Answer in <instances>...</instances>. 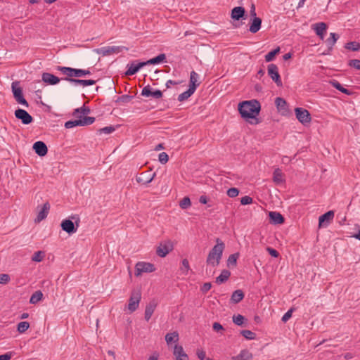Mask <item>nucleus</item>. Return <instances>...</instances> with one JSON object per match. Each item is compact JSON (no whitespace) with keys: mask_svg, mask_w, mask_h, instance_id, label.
I'll return each instance as SVG.
<instances>
[{"mask_svg":"<svg viewBox=\"0 0 360 360\" xmlns=\"http://www.w3.org/2000/svg\"><path fill=\"white\" fill-rule=\"evenodd\" d=\"M41 79L43 82L51 85H55L60 82V79L58 77L48 72L43 73Z\"/></svg>","mask_w":360,"mask_h":360,"instance_id":"6ab92c4d","label":"nucleus"},{"mask_svg":"<svg viewBox=\"0 0 360 360\" xmlns=\"http://www.w3.org/2000/svg\"><path fill=\"white\" fill-rule=\"evenodd\" d=\"M244 298V293L241 290H235L231 297V301L233 303L237 304Z\"/></svg>","mask_w":360,"mask_h":360,"instance_id":"c756f323","label":"nucleus"},{"mask_svg":"<svg viewBox=\"0 0 360 360\" xmlns=\"http://www.w3.org/2000/svg\"><path fill=\"white\" fill-rule=\"evenodd\" d=\"M330 36L326 42L329 48H332L338 39L339 36L335 33H330Z\"/></svg>","mask_w":360,"mask_h":360,"instance_id":"4c0bfd02","label":"nucleus"},{"mask_svg":"<svg viewBox=\"0 0 360 360\" xmlns=\"http://www.w3.org/2000/svg\"><path fill=\"white\" fill-rule=\"evenodd\" d=\"M90 112V108L88 106H86L85 104H84L83 106H82L81 108L75 109L72 112V115L77 116L78 114H82L83 115L86 116V115L89 114Z\"/></svg>","mask_w":360,"mask_h":360,"instance_id":"f704fd0d","label":"nucleus"},{"mask_svg":"<svg viewBox=\"0 0 360 360\" xmlns=\"http://www.w3.org/2000/svg\"><path fill=\"white\" fill-rule=\"evenodd\" d=\"M280 51V48L278 47L272 51H271L270 52H269L266 56H265V60L266 62H270V61H272L275 57V56Z\"/></svg>","mask_w":360,"mask_h":360,"instance_id":"58836bf2","label":"nucleus"},{"mask_svg":"<svg viewBox=\"0 0 360 360\" xmlns=\"http://www.w3.org/2000/svg\"><path fill=\"white\" fill-rule=\"evenodd\" d=\"M155 176V173L150 174V172H144L136 176V181L139 184L146 185L150 184Z\"/></svg>","mask_w":360,"mask_h":360,"instance_id":"4468645a","label":"nucleus"},{"mask_svg":"<svg viewBox=\"0 0 360 360\" xmlns=\"http://www.w3.org/2000/svg\"><path fill=\"white\" fill-rule=\"evenodd\" d=\"M191 205V200L188 197H184L180 202L179 206L181 209L185 210L188 208Z\"/></svg>","mask_w":360,"mask_h":360,"instance_id":"79ce46f5","label":"nucleus"},{"mask_svg":"<svg viewBox=\"0 0 360 360\" xmlns=\"http://www.w3.org/2000/svg\"><path fill=\"white\" fill-rule=\"evenodd\" d=\"M42 297H43L42 292L40 290H37L32 295L30 300V302L32 304H36L39 301H40L42 299Z\"/></svg>","mask_w":360,"mask_h":360,"instance_id":"e433bc0d","label":"nucleus"},{"mask_svg":"<svg viewBox=\"0 0 360 360\" xmlns=\"http://www.w3.org/2000/svg\"><path fill=\"white\" fill-rule=\"evenodd\" d=\"M174 355L176 360H188V355L184 352L182 346L176 345L174 347Z\"/></svg>","mask_w":360,"mask_h":360,"instance_id":"aec40b11","label":"nucleus"},{"mask_svg":"<svg viewBox=\"0 0 360 360\" xmlns=\"http://www.w3.org/2000/svg\"><path fill=\"white\" fill-rule=\"evenodd\" d=\"M159 161L162 163V164H165L168 162V160H169V157H168V155L165 153V152H162L161 153L159 154Z\"/></svg>","mask_w":360,"mask_h":360,"instance_id":"603ef678","label":"nucleus"},{"mask_svg":"<svg viewBox=\"0 0 360 360\" xmlns=\"http://www.w3.org/2000/svg\"><path fill=\"white\" fill-rule=\"evenodd\" d=\"M330 84L334 88H335L338 90H340V88H342L341 84L339 82H338L337 80L333 79V80L330 81Z\"/></svg>","mask_w":360,"mask_h":360,"instance_id":"0e129e2a","label":"nucleus"},{"mask_svg":"<svg viewBox=\"0 0 360 360\" xmlns=\"http://www.w3.org/2000/svg\"><path fill=\"white\" fill-rule=\"evenodd\" d=\"M195 92V90H193V87H189L188 89L178 96V101L180 102H183L186 100H187L191 95H193Z\"/></svg>","mask_w":360,"mask_h":360,"instance_id":"473e14b6","label":"nucleus"},{"mask_svg":"<svg viewBox=\"0 0 360 360\" xmlns=\"http://www.w3.org/2000/svg\"><path fill=\"white\" fill-rule=\"evenodd\" d=\"M57 70L64 75H66V77H82L91 75V72L89 70L76 69L62 66H58Z\"/></svg>","mask_w":360,"mask_h":360,"instance_id":"7ed1b4c3","label":"nucleus"},{"mask_svg":"<svg viewBox=\"0 0 360 360\" xmlns=\"http://www.w3.org/2000/svg\"><path fill=\"white\" fill-rule=\"evenodd\" d=\"M252 354L247 349L242 350L240 354L233 356L231 360H252Z\"/></svg>","mask_w":360,"mask_h":360,"instance_id":"bb28decb","label":"nucleus"},{"mask_svg":"<svg viewBox=\"0 0 360 360\" xmlns=\"http://www.w3.org/2000/svg\"><path fill=\"white\" fill-rule=\"evenodd\" d=\"M199 75L195 71H192L190 75L189 87H193V90H196L197 87L200 85L198 82Z\"/></svg>","mask_w":360,"mask_h":360,"instance_id":"c85d7f7f","label":"nucleus"},{"mask_svg":"<svg viewBox=\"0 0 360 360\" xmlns=\"http://www.w3.org/2000/svg\"><path fill=\"white\" fill-rule=\"evenodd\" d=\"M238 253L232 254L229 255L227 260L228 266H236L237 264V259L238 258Z\"/></svg>","mask_w":360,"mask_h":360,"instance_id":"c03bdc74","label":"nucleus"},{"mask_svg":"<svg viewBox=\"0 0 360 360\" xmlns=\"http://www.w3.org/2000/svg\"><path fill=\"white\" fill-rule=\"evenodd\" d=\"M15 116L20 120L24 124H29L32 122V117L25 110L18 108L15 111Z\"/></svg>","mask_w":360,"mask_h":360,"instance_id":"ddd939ff","label":"nucleus"},{"mask_svg":"<svg viewBox=\"0 0 360 360\" xmlns=\"http://www.w3.org/2000/svg\"><path fill=\"white\" fill-rule=\"evenodd\" d=\"M115 128L113 126H107L103 128H101L98 130V133L99 134H110L115 131Z\"/></svg>","mask_w":360,"mask_h":360,"instance_id":"a18cd8bd","label":"nucleus"},{"mask_svg":"<svg viewBox=\"0 0 360 360\" xmlns=\"http://www.w3.org/2000/svg\"><path fill=\"white\" fill-rule=\"evenodd\" d=\"M121 47L120 46H107L102 48L101 51L103 55H110L113 53H119L120 51Z\"/></svg>","mask_w":360,"mask_h":360,"instance_id":"c9c22d12","label":"nucleus"},{"mask_svg":"<svg viewBox=\"0 0 360 360\" xmlns=\"http://www.w3.org/2000/svg\"><path fill=\"white\" fill-rule=\"evenodd\" d=\"M297 119L303 124L309 123L311 121V115L309 112L302 108H296L295 109Z\"/></svg>","mask_w":360,"mask_h":360,"instance_id":"9d476101","label":"nucleus"},{"mask_svg":"<svg viewBox=\"0 0 360 360\" xmlns=\"http://www.w3.org/2000/svg\"><path fill=\"white\" fill-rule=\"evenodd\" d=\"M250 14L251 18H254L255 17H257L255 6L254 4H252V5H251Z\"/></svg>","mask_w":360,"mask_h":360,"instance_id":"338daca9","label":"nucleus"},{"mask_svg":"<svg viewBox=\"0 0 360 360\" xmlns=\"http://www.w3.org/2000/svg\"><path fill=\"white\" fill-rule=\"evenodd\" d=\"M349 65L356 69V70H360V60H358V59H353V60H351L349 63Z\"/></svg>","mask_w":360,"mask_h":360,"instance_id":"864d4df0","label":"nucleus"},{"mask_svg":"<svg viewBox=\"0 0 360 360\" xmlns=\"http://www.w3.org/2000/svg\"><path fill=\"white\" fill-rule=\"evenodd\" d=\"M63 79L68 82L70 84H71L73 86H82L83 87L87 86H91L96 84V81L93 79H80L77 78H73V77H65Z\"/></svg>","mask_w":360,"mask_h":360,"instance_id":"f8f14e48","label":"nucleus"},{"mask_svg":"<svg viewBox=\"0 0 360 360\" xmlns=\"http://www.w3.org/2000/svg\"><path fill=\"white\" fill-rule=\"evenodd\" d=\"M196 354L199 359L204 360L206 356L205 352L203 349H198L196 352Z\"/></svg>","mask_w":360,"mask_h":360,"instance_id":"13d9d810","label":"nucleus"},{"mask_svg":"<svg viewBox=\"0 0 360 360\" xmlns=\"http://www.w3.org/2000/svg\"><path fill=\"white\" fill-rule=\"evenodd\" d=\"M33 150L41 157L45 156L48 152L46 145L41 141H37L33 144Z\"/></svg>","mask_w":360,"mask_h":360,"instance_id":"f3484780","label":"nucleus"},{"mask_svg":"<svg viewBox=\"0 0 360 360\" xmlns=\"http://www.w3.org/2000/svg\"><path fill=\"white\" fill-rule=\"evenodd\" d=\"M199 202L202 204H206L207 202V198L206 195H201L199 198Z\"/></svg>","mask_w":360,"mask_h":360,"instance_id":"774afa93","label":"nucleus"},{"mask_svg":"<svg viewBox=\"0 0 360 360\" xmlns=\"http://www.w3.org/2000/svg\"><path fill=\"white\" fill-rule=\"evenodd\" d=\"M273 181L276 184H281L285 181L283 174L279 168L274 170L273 173Z\"/></svg>","mask_w":360,"mask_h":360,"instance_id":"cd10ccee","label":"nucleus"},{"mask_svg":"<svg viewBox=\"0 0 360 360\" xmlns=\"http://www.w3.org/2000/svg\"><path fill=\"white\" fill-rule=\"evenodd\" d=\"M10 281V276L8 274H0V283L6 284Z\"/></svg>","mask_w":360,"mask_h":360,"instance_id":"6e6d98bb","label":"nucleus"},{"mask_svg":"<svg viewBox=\"0 0 360 360\" xmlns=\"http://www.w3.org/2000/svg\"><path fill=\"white\" fill-rule=\"evenodd\" d=\"M182 269H185L186 272L189 270V262L187 259H184L182 260Z\"/></svg>","mask_w":360,"mask_h":360,"instance_id":"69168bd1","label":"nucleus"},{"mask_svg":"<svg viewBox=\"0 0 360 360\" xmlns=\"http://www.w3.org/2000/svg\"><path fill=\"white\" fill-rule=\"evenodd\" d=\"M44 253L42 251L35 252L32 257V260L34 262H39L43 259Z\"/></svg>","mask_w":360,"mask_h":360,"instance_id":"de8ad7c7","label":"nucleus"},{"mask_svg":"<svg viewBox=\"0 0 360 360\" xmlns=\"http://www.w3.org/2000/svg\"><path fill=\"white\" fill-rule=\"evenodd\" d=\"M211 287H212V285L210 283H205L203 284V285L201 288V290L203 292H207V291H209L210 290Z\"/></svg>","mask_w":360,"mask_h":360,"instance_id":"e2e57ef3","label":"nucleus"},{"mask_svg":"<svg viewBox=\"0 0 360 360\" xmlns=\"http://www.w3.org/2000/svg\"><path fill=\"white\" fill-rule=\"evenodd\" d=\"M268 75L278 86H282L283 83L276 64L271 63L268 65Z\"/></svg>","mask_w":360,"mask_h":360,"instance_id":"1a4fd4ad","label":"nucleus"},{"mask_svg":"<svg viewBox=\"0 0 360 360\" xmlns=\"http://www.w3.org/2000/svg\"><path fill=\"white\" fill-rule=\"evenodd\" d=\"M155 270L154 265L149 262H139L135 266V275L139 276L143 273H151Z\"/></svg>","mask_w":360,"mask_h":360,"instance_id":"6e6552de","label":"nucleus"},{"mask_svg":"<svg viewBox=\"0 0 360 360\" xmlns=\"http://www.w3.org/2000/svg\"><path fill=\"white\" fill-rule=\"evenodd\" d=\"M157 307V302L155 300L150 301L146 307L145 309V319L148 321L151 318L155 308Z\"/></svg>","mask_w":360,"mask_h":360,"instance_id":"412c9836","label":"nucleus"},{"mask_svg":"<svg viewBox=\"0 0 360 360\" xmlns=\"http://www.w3.org/2000/svg\"><path fill=\"white\" fill-rule=\"evenodd\" d=\"M262 19L258 17H255L251 19L249 30L250 32L257 33L261 28Z\"/></svg>","mask_w":360,"mask_h":360,"instance_id":"4be33fe9","label":"nucleus"},{"mask_svg":"<svg viewBox=\"0 0 360 360\" xmlns=\"http://www.w3.org/2000/svg\"><path fill=\"white\" fill-rule=\"evenodd\" d=\"M244 316L240 314L233 316V322L237 326H242L244 324Z\"/></svg>","mask_w":360,"mask_h":360,"instance_id":"37998d69","label":"nucleus"},{"mask_svg":"<svg viewBox=\"0 0 360 360\" xmlns=\"http://www.w3.org/2000/svg\"><path fill=\"white\" fill-rule=\"evenodd\" d=\"M239 194V190L236 188H231L227 191V195L231 198L238 196Z\"/></svg>","mask_w":360,"mask_h":360,"instance_id":"8fccbe9b","label":"nucleus"},{"mask_svg":"<svg viewBox=\"0 0 360 360\" xmlns=\"http://www.w3.org/2000/svg\"><path fill=\"white\" fill-rule=\"evenodd\" d=\"M231 275V273L228 270H223L220 275L217 277L216 278V283H218V284H221L222 283H224L225 281H226L229 276Z\"/></svg>","mask_w":360,"mask_h":360,"instance_id":"72a5a7b5","label":"nucleus"},{"mask_svg":"<svg viewBox=\"0 0 360 360\" xmlns=\"http://www.w3.org/2000/svg\"><path fill=\"white\" fill-rule=\"evenodd\" d=\"M173 243L171 240L165 241L158 247L156 253L160 257H165L169 252L173 250Z\"/></svg>","mask_w":360,"mask_h":360,"instance_id":"9b49d317","label":"nucleus"},{"mask_svg":"<svg viewBox=\"0 0 360 360\" xmlns=\"http://www.w3.org/2000/svg\"><path fill=\"white\" fill-rule=\"evenodd\" d=\"M212 328L216 332L224 330L223 326L218 322H214L212 325Z\"/></svg>","mask_w":360,"mask_h":360,"instance_id":"bf43d9fd","label":"nucleus"},{"mask_svg":"<svg viewBox=\"0 0 360 360\" xmlns=\"http://www.w3.org/2000/svg\"><path fill=\"white\" fill-rule=\"evenodd\" d=\"M165 341L167 345H170L172 342H177L179 341V333L176 331L173 333H167L165 335Z\"/></svg>","mask_w":360,"mask_h":360,"instance_id":"2f4dec72","label":"nucleus"},{"mask_svg":"<svg viewBox=\"0 0 360 360\" xmlns=\"http://www.w3.org/2000/svg\"><path fill=\"white\" fill-rule=\"evenodd\" d=\"M245 11L243 7L236 6L231 11V18L235 20H239L245 15Z\"/></svg>","mask_w":360,"mask_h":360,"instance_id":"a878e982","label":"nucleus"},{"mask_svg":"<svg viewBox=\"0 0 360 360\" xmlns=\"http://www.w3.org/2000/svg\"><path fill=\"white\" fill-rule=\"evenodd\" d=\"M270 221L273 224H281L284 222V217L277 212H269Z\"/></svg>","mask_w":360,"mask_h":360,"instance_id":"b1692460","label":"nucleus"},{"mask_svg":"<svg viewBox=\"0 0 360 360\" xmlns=\"http://www.w3.org/2000/svg\"><path fill=\"white\" fill-rule=\"evenodd\" d=\"M146 65L144 62H133L127 65V70L125 72L126 75H135L141 68Z\"/></svg>","mask_w":360,"mask_h":360,"instance_id":"2eb2a0df","label":"nucleus"},{"mask_svg":"<svg viewBox=\"0 0 360 360\" xmlns=\"http://www.w3.org/2000/svg\"><path fill=\"white\" fill-rule=\"evenodd\" d=\"M95 122V117H84L80 120H69L65 123L66 129H71L77 126H88Z\"/></svg>","mask_w":360,"mask_h":360,"instance_id":"0eeeda50","label":"nucleus"},{"mask_svg":"<svg viewBox=\"0 0 360 360\" xmlns=\"http://www.w3.org/2000/svg\"><path fill=\"white\" fill-rule=\"evenodd\" d=\"M260 109V103L257 100L243 101L238 105V111L244 119L255 118Z\"/></svg>","mask_w":360,"mask_h":360,"instance_id":"f257e3e1","label":"nucleus"},{"mask_svg":"<svg viewBox=\"0 0 360 360\" xmlns=\"http://www.w3.org/2000/svg\"><path fill=\"white\" fill-rule=\"evenodd\" d=\"M133 98L132 96L129 95H122L118 97L117 102H122V103H129Z\"/></svg>","mask_w":360,"mask_h":360,"instance_id":"3c124183","label":"nucleus"},{"mask_svg":"<svg viewBox=\"0 0 360 360\" xmlns=\"http://www.w3.org/2000/svg\"><path fill=\"white\" fill-rule=\"evenodd\" d=\"M141 95L147 97L153 96L155 98H160L162 96V92L158 89L152 91L151 87L148 85L142 89Z\"/></svg>","mask_w":360,"mask_h":360,"instance_id":"a211bd4d","label":"nucleus"},{"mask_svg":"<svg viewBox=\"0 0 360 360\" xmlns=\"http://www.w3.org/2000/svg\"><path fill=\"white\" fill-rule=\"evenodd\" d=\"M165 59H166L165 54L161 53V54H159L158 56L144 62V63H146V65L158 64V63L164 62L165 60Z\"/></svg>","mask_w":360,"mask_h":360,"instance_id":"7c9ffc66","label":"nucleus"},{"mask_svg":"<svg viewBox=\"0 0 360 360\" xmlns=\"http://www.w3.org/2000/svg\"><path fill=\"white\" fill-rule=\"evenodd\" d=\"M216 245L211 249L208 253L206 263L207 265L215 267L218 266L222 257L223 252L225 248L224 243L219 238L216 239Z\"/></svg>","mask_w":360,"mask_h":360,"instance_id":"f03ea898","label":"nucleus"},{"mask_svg":"<svg viewBox=\"0 0 360 360\" xmlns=\"http://www.w3.org/2000/svg\"><path fill=\"white\" fill-rule=\"evenodd\" d=\"M12 358V352H7L0 355V360H11Z\"/></svg>","mask_w":360,"mask_h":360,"instance_id":"680f3d73","label":"nucleus"},{"mask_svg":"<svg viewBox=\"0 0 360 360\" xmlns=\"http://www.w3.org/2000/svg\"><path fill=\"white\" fill-rule=\"evenodd\" d=\"M252 202V198L248 195H245L240 199V203L243 205L251 204Z\"/></svg>","mask_w":360,"mask_h":360,"instance_id":"5fc2aeb1","label":"nucleus"},{"mask_svg":"<svg viewBox=\"0 0 360 360\" xmlns=\"http://www.w3.org/2000/svg\"><path fill=\"white\" fill-rule=\"evenodd\" d=\"M292 311H293V309H290L283 316L282 321L283 322H286L287 321H288L291 318Z\"/></svg>","mask_w":360,"mask_h":360,"instance_id":"4d7b16f0","label":"nucleus"},{"mask_svg":"<svg viewBox=\"0 0 360 360\" xmlns=\"http://www.w3.org/2000/svg\"><path fill=\"white\" fill-rule=\"evenodd\" d=\"M267 252L269 253V255L274 257H278L279 256V253L277 250L275 249H273L271 248H266Z\"/></svg>","mask_w":360,"mask_h":360,"instance_id":"052dcab7","label":"nucleus"},{"mask_svg":"<svg viewBox=\"0 0 360 360\" xmlns=\"http://www.w3.org/2000/svg\"><path fill=\"white\" fill-rule=\"evenodd\" d=\"M141 300V292L140 290L136 289L131 292L129 303L127 304V309L129 313L135 311L139 306Z\"/></svg>","mask_w":360,"mask_h":360,"instance_id":"20e7f679","label":"nucleus"},{"mask_svg":"<svg viewBox=\"0 0 360 360\" xmlns=\"http://www.w3.org/2000/svg\"><path fill=\"white\" fill-rule=\"evenodd\" d=\"M71 218L72 219H77V221H75L76 227L75 226V224L70 219H64L62 221L60 224L62 229L70 235L77 232V227L79 226L78 222L79 221V218L78 217L72 216Z\"/></svg>","mask_w":360,"mask_h":360,"instance_id":"423d86ee","label":"nucleus"},{"mask_svg":"<svg viewBox=\"0 0 360 360\" xmlns=\"http://www.w3.org/2000/svg\"><path fill=\"white\" fill-rule=\"evenodd\" d=\"M345 48L347 49L356 51L360 49V44L358 42L352 41V42L347 43L345 45Z\"/></svg>","mask_w":360,"mask_h":360,"instance_id":"49530a36","label":"nucleus"},{"mask_svg":"<svg viewBox=\"0 0 360 360\" xmlns=\"http://www.w3.org/2000/svg\"><path fill=\"white\" fill-rule=\"evenodd\" d=\"M275 104L278 108L284 109L286 105V101L280 97H277L275 99Z\"/></svg>","mask_w":360,"mask_h":360,"instance_id":"09e8293b","label":"nucleus"},{"mask_svg":"<svg viewBox=\"0 0 360 360\" xmlns=\"http://www.w3.org/2000/svg\"><path fill=\"white\" fill-rule=\"evenodd\" d=\"M240 334L247 340H255L256 338V334L249 330H241Z\"/></svg>","mask_w":360,"mask_h":360,"instance_id":"a19ab883","label":"nucleus"},{"mask_svg":"<svg viewBox=\"0 0 360 360\" xmlns=\"http://www.w3.org/2000/svg\"><path fill=\"white\" fill-rule=\"evenodd\" d=\"M49 210L50 204L48 202H46L44 204L41 210L39 212L37 217L35 219V221L40 222L41 221L47 217Z\"/></svg>","mask_w":360,"mask_h":360,"instance_id":"5701e85b","label":"nucleus"},{"mask_svg":"<svg viewBox=\"0 0 360 360\" xmlns=\"http://www.w3.org/2000/svg\"><path fill=\"white\" fill-rule=\"evenodd\" d=\"M327 25L325 22H318L313 25V29L316 34L321 39L324 38V32H326Z\"/></svg>","mask_w":360,"mask_h":360,"instance_id":"393cba45","label":"nucleus"},{"mask_svg":"<svg viewBox=\"0 0 360 360\" xmlns=\"http://www.w3.org/2000/svg\"><path fill=\"white\" fill-rule=\"evenodd\" d=\"M334 214V212L333 210H330L320 216L319 219V227L328 226V224L333 220Z\"/></svg>","mask_w":360,"mask_h":360,"instance_id":"dca6fc26","label":"nucleus"},{"mask_svg":"<svg viewBox=\"0 0 360 360\" xmlns=\"http://www.w3.org/2000/svg\"><path fill=\"white\" fill-rule=\"evenodd\" d=\"M30 328V323L27 321H22L18 324L17 330L20 333H25Z\"/></svg>","mask_w":360,"mask_h":360,"instance_id":"ea45409f","label":"nucleus"},{"mask_svg":"<svg viewBox=\"0 0 360 360\" xmlns=\"http://www.w3.org/2000/svg\"><path fill=\"white\" fill-rule=\"evenodd\" d=\"M11 88H12V92L13 94V96H14L15 101L18 103L23 105L25 107H28L29 103H27V101L23 96L22 89L20 86L19 82H13L12 85H11Z\"/></svg>","mask_w":360,"mask_h":360,"instance_id":"39448f33","label":"nucleus"}]
</instances>
